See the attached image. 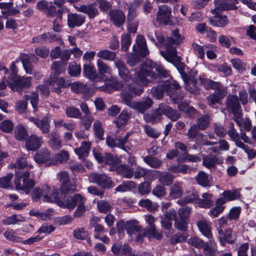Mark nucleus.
Instances as JSON below:
<instances>
[{
  "label": "nucleus",
  "mask_w": 256,
  "mask_h": 256,
  "mask_svg": "<svg viewBox=\"0 0 256 256\" xmlns=\"http://www.w3.org/2000/svg\"><path fill=\"white\" fill-rule=\"evenodd\" d=\"M36 8L40 10H42L48 16H54L56 12V8L50 2L44 0L39 1L36 4Z\"/></svg>",
  "instance_id": "obj_23"
},
{
  "label": "nucleus",
  "mask_w": 256,
  "mask_h": 256,
  "mask_svg": "<svg viewBox=\"0 0 256 256\" xmlns=\"http://www.w3.org/2000/svg\"><path fill=\"white\" fill-rule=\"evenodd\" d=\"M190 209L188 208H182L178 211V218L176 219L174 226L176 228L182 231H186V225L188 224L186 218Z\"/></svg>",
  "instance_id": "obj_13"
},
{
  "label": "nucleus",
  "mask_w": 256,
  "mask_h": 256,
  "mask_svg": "<svg viewBox=\"0 0 256 256\" xmlns=\"http://www.w3.org/2000/svg\"><path fill=\"white\" fill-rule=\"evenodd\" d=\"M222 196L226 198L227 200L232 201L238 199L240 197V194L239 190L234 189L232 190H225Z\"/></svg>",
  "instance_id": "obj_49"
},
{
  "label": "nucleus",
  "mask_w": 256,
  "mask_h": 256,
  "mask_svg": "<svg viewBox=\"0 0 256 256\" xmlns=\"http://www.w3.org/2000/svg\"><path fill=\"white\" fill-rule=\"evenodd\" d=\"M48 84L53 86L51 88L52 91L58 94L61 92L60 88H66L68 86L65 80L62 78L60 77L54 78L50 82L47 81L46 84Z\"/></svg>",
  "instance_id": "obj_26"
},
{
  "label": "nucleus",
  "mask_w": 256,
  "mask_h": 256,
  "mask_svg": "<svg viewBox=\"0 0 256 256\" xmlns=\"http://www.w3.org/2000/svg\"><path fill=\"white\" fill-rule=\"evenodd\" d=\"M84 197L80 194H76L72 196L67 198L64 201H62L61 199L60 201H58V199L56 198H52V199H49V201L57 200L58 202V205L60 206L66 208L70 210H72L76 207L78 204H81L83 200Z\"/></svg>",
  "instance_id": "obj_7"
},
{
  "label": "nucleus",
  "mask_w": 256,
  "mask_h": 256,
  "mask_svg": "<svg viewBox=\"0 0 256 256\" xmlns=\"http://www.w3.org/2000/svg\"><path fill=\"white\" fill-rule=\"evenodd\" d=\"M161 55L168 62L172 63L180 72L183 80L187 78L188 74L184 72L186 65L181 62L180 58L177 56L176 48H172L170 51H161Z\"/></svg>",
  "instance_id": "obj_4"
},
{
  "label": "nucleus",
  "mask_w": 256,
  "mask_h": 256,
  "mask_svg": "<svg viewBox=\"0 0 256 256\" xmlns=\"http://www.w3.org/2000/svg\"><path fill=\"white\" fill-rule=\"evenodd\" d=\"M118 230H123L125 228L126 232L130 236L135 234L142 230V228L138 226V224L134 220L127 221L124 222L120 220L117 224Z\"/></svg>",
  "instance_id": "obj_11"
},
{
  "label": "nucleus",
  "mask_w": 256,
  "mask_h": 256,
  "mask_svg": "<svg viewBox=\"0 0 256 256\" xmlns=\"http://www.w3.org/2000/svg\"><path fill=\"white\" fill-rule=\"evenodd\" d=\"M98 76L104 78L106 74H110L111 69L108 64L102 60L98 59L96 62Z\"/></svg>",
  "instance_id": "obj_39"
},
{
  "label": "nucleus",
  "mask_w": 256,
  "mask_h": 256,
  "mask_svg": "<svg viewBox=\"0 0 256 256\" xmlns=\"http://www.w3.org/2000/svg\"><path fill=\"white\" fill-rule=\"evenodd\" d=\"M105 162L110 166V170H114L118 164H119L118 160L114 158L111 154H106L104 157Z\"/></svg>",
  "instance_id": "obj_58"
},
{
  "label": "nucleus",
  "mask_w": 256,
  "mask_h": 256,
  "mask_svg": "<svg viewBox=\"0 0 256 256\" xmlns=\"http://www.w3.org/2000/svg\"><path fill=\"white\" fill-rule=\"evenodd\" d=\"M182 40V38L178 30L176 29L172 31L171 37L168 38L166 39L165 51H170L172 48H176L174 46L179 44Z\"/></svg>",
  "instance_id": "obj_17"
},
{
  "label": "nucleus",
  "mask_w": 256,
  "mask_h": 256,
  "mask_svg": "<svg viewBox=\"0 0 256 256\" xmlns=\"http://www.w3.org/2000/svg\"><path fill=\"white\" fill-rule=\"evenodd\" d=\"M66 114L68 117L79 118L82 116L80 110L74 106H68L66 110Z\"/></svg>",
  "instance_id": "obj_61"
},
{
  "label": "nucleus",
  "mask_w": 256,
  "mask_h": 256,
  "mask_svg": "<svg viewBox=\"0 0 256 256\" xmlns=\"http://www.w3.org/2000/svg\"><path fill=\"white\" fill-rule=\"evenodd\" d=\"M25 221V218L20 214H13L2 220V223L6 226L14 225Z\"/></svg>",
  "instance_id": "obj_38"
},
{
  "label": "nucleus",
  "mask_w": 256,
  "mask_h": 256,
  "mask_svg": "<svg viewBox=\"0 0 256 256\" xmlns=\"http://www.w3.org/2000/svg\"><path fill=\"white\" fill-rule=\"evenodd\" d=\"M162 104L164 114L168 117L172 121H176L180 116L181 114L177 110H174L166 104Z\"/></svg>",
  "instance_id": "obj_32"
},
{
  "label": "nucleus",
  "mask_w": 256,
  "mask_h": 256,
  "mask_svg": "<svg viewBox=\"0 0 256 256\" xmlns=\"http://www.w3.org/2000/svg\"><path fill=\"white\" fill-rule=\"evenodd\" d=\"M199 130L200 129L198 128V126L194 124L188 130L187 134L188 138L190 139H198L200 138H204L205 139V137L206 136H204L202 134L199 132Z\"/></svg>",
  "instance_id": "obj_46"
},
{
  "label": "nucleus",
  "mask_w": 256,
  "mask_h": 256,
  "mask_svg": "<svg viewBox=\"0 0 256 256\" xmlns=\"http://www.w3.org/2000/svg\"><path fill=\"white\" fill-rule=\"evenodd\" d=\"M134 50L142 57L144 58L149 54L146 42L143 36L138 35L136 38V44L134 46Z\"/></svg>",
  "instance_id": "obj_15"
},
{
  "label": "nucleus",
  "mask_w": 256,
  "mask_h": 256,
  "mask_svg": "<svg viewBox=\"0 0 256 256\" xmlns=\"http://www.w3.org/2000/svg\"><path fill=\"white\" fill-rule=\"evenodd\" d=\"M198 199V192L194 191L186 196L183 200H180L178 202L180 204H186L188 203L194 202V201H196V202L197 203Z\"/></svg>",
  "instance_id": "obj_59"
},
{
  "label": "nucleus",
  "mask_w": 256,
  "mask_h": 256,
  "mask_svg": "<svg viewBox=\"0 0 256 256\" xmlns=\"http://www.w3.org/2000/svg\"><path fill=\"white\" fill-rule=\"evenodd\" d=\"M31 80L30 77L14 76L12 78V82L8 83V86L12 90L21 92L24 88L30 86Z\"/></svg>",
  "instance_id": "obj_8"
},
{
  "label": "nucleus",
  "mask_w": 256,
  "mask_h": 256,
  "mask_svg": "<svg viewBox=\"0 0 256 256\" xmlns=\"http://www.w3.org/2000/svg\"><path fill=\"white\" fill-rule=\"evenodd\" d=\"M14 168H18L19 169L26 168L24 170L31 171L33 166L32 164H28L26 159L24 158H18L14 164Z\"/></svg>",
  "instance_id": "obj_56"
},
{
  "label": "nucleus",
  "mask_w": 256,
  "mask_h": 256,
  "mask_svg": "<svg viewBox=\"0 0 256 256\" xmlns=\"http://www.w3.org/2000/svg\"><path fill=\"white\" fill-rule=\"evenodd\" d=\"M138 205L148 210H154L158 207L157 203H154L149 199L140 200L138 202Z\"/></svg>",
  "instance_id": "obj_51"
},
{
  "label": "nucleus",
  "mask_w": 256,
  "mask_h": 256,
  "mask_svg": "<svg viewBox=\"0 0 256 256\" xmlns=\"http://www.w3.org/2000/svg\"><path fill=\"white\" fill-rule=\"evenodd\" d=\"M68 158V152L65 150H62L54 156V159L50 160V164L52 165H55L59 163L66 162Z\"/></svg>",
  "instance_id": "obj_42"
},
{
  "label": "nucleus",
  "mask_w": 256,
  "mask_h": 256,
  "mask_svg": "<svg viewBox=\"0 0 256 256\" xmlns=\"http://www.w3.org/2000/svg\"><path fill=\"white\" fill-rule=\"evenodd\" d=\"M138 78V74L136 77L132 78V81L133 83L128 85V88L130 91L136 94V95H140L144 92V89L142 86H144L142 84H136L135 82H134L133 79L136 78Z\"/></svg>",
  "instance_id": "obj_50"
},
{
  "label": "nucleus",
  "mask_w": 256,
  "mask_h": 256,
  "mask_svg": "<svg viewBox=\"0 0 256 256\" xmlns=\"http://www.w3.org/2000/svg\"><path fill=\"white\" fill-rule=\"evenodd\" d=\"M62 10L59 9L54 14V16L56 18L53 22V30L56 32H60L61 31L62 27Z\"/></svg>",
  "instance_id": "obj_45"
},
{
  "label": "nucleus",
  "mask_w": 256,
  "mask_h": 256,
  "mask_svg": "<svg viewBox=\"0 0 256 256\" xmlns=\"http://www.w3.org/2000/svg\"><path fill=\"white\" fill-rule=\"evenodd\" d=\"M14 128V124L10 120H3L0 124V130L6 133L11 132Z\"/></svg>",
  "instance_id": "obj_64"
},
{
  "label": "nucleus",
  "mask_w": 256,
  "mask_h": 256,
  "mask_svg": "<svg viewBox=\"0 0 256 256\" xmlns=\"http://www.w3.org/2000/svg\"><path fill=\"white\" fill-rule=\"evenodd\" d=\"M130 117L129 114L127 112L123 110L119 115L117 120H115V124L118 128L123 127L126 124Z\"/></svg>",
  "instance_id": "obj_53"
},
{
  "label": "nucleus",
  "mask_w": 256,
  "mask_h": 256,
  "mask_svg": "<svg viewBox=\"0 0 256 256\" xmlns=\"http://www.w3.org/2000/svg\"><path fill=\"white\" fill-rule=\"evenodd\" d=\"M4 237L8 241L14 242H22V238L18 233L17 230L12 229H7L4 233Z\"/></svg>",
  "instance_id": "obj_36"
},
{
  "label": "nucleus",
  "mask_w": 256,
  "mask_h": 256,
  "mask_svg": "<svg viewBox=\"0 0 256 256\" xmlns=\"http://www.w3.org/2000/svg\"><path fill=\"white\" fill-rule=\"evenodd\" d=\"M76 10L80 12L87 14L90 18H93L98 14V10L96 3L88 5H81L78 7Z\"/></svg>",
  "instance_id": "obj_22"
},
{
  "label": "nucleus",
  "mask_w": 256,
  "mask_h": 256,
  "mask_svg": "<svg viewBox=\"0 0 256 256\" xmlns=\"http://www.w3.org/2000/svg\"><path fill=\"white\" fill-rule=\"evenodd\" d=\"M188 244L196 248H203L204 250L210 251V254H212L214 253L216 250L215 246L214 245L211 246L212 247V248H211L209 246V244H208V242L204 243V241L198 238L196 236H194L190 238L188 240Z\"/></svg>",
  "instance_id": "obj_24"
},
{
  "label": "nucleus",
  "mask_w": 256,
  "mask_h": 256,
  "mask_svg": "<svg viewBox=\"0 0 256 256\" xmlns=\"http://www.w3.org/2000/svg\"><path fill=\"white\" fill-rule=\"evenodd\" d=\"M182 193V184L181 182H176L172 186L170 194L172 198H176L180 197Z\"/></svg>",
  "instance_id": "obj_44"
},
{
  "label": "nucleus",
  "mask_w": 256,
  "mask_h": 256,
  "mask_svg": "<svg viewBox=\"0 0 256 256\" xmlns=\"http://www.w3.org/2000/svg\"><path fill=\"white\" fill-rule=\"evenodd\" d=\"M198 226L202 234L210 240V246H216V244L212 240V234L210 223L206 220H202L198 222Z\"/></svg>",
  "instance_id": "obj_21"
},
{
  "label": "nucleus",
  "mask_w": 256,
  "mask_h": 256,
  "mask_svg": "<svg viewBox=\"0 0 256 256\" xmlns=\"http://www.w3.org/2000/svg\"><path fill=\"white\" fill-rule=\"evenodd\" d=\"M96 56L100 60L113 61L116 58V53L108 50H102L96 54Z\"/></svg>",
  "instance_id": "obj_41"
},
{
  "label": "nucleus",
  "mask_w": 256,
  "mask_h": 256,
  "mask_svg": "<svg viewBox=\"0 0 256 256\" xmlns=\"http://www.w3.org/2000/svg\"><path fill=\"white\" fill-rule=\"evenodd\" d=\"M24 100H19L16 104V110L20 114L25 112L26 110L28 102L27 101L30 100V103L34 108V111L36 112L38 110V95L34 92L31 94L30 96L25 95L24 96Z\"/></svg>",
  "instance_id": "obj_5"
},
{
  "label": "nucleus",
  "mask_w": 256,
  "mask_h": 256,
  "mask_svg": "<svg viewBox=\"0 0 256 256\" xmlns=\"http://www.w3.org/2000/svg\"><path fill=\"white\" fill-rule=\"evenodd\" d=\"M186 78L185 80H183L186 90L194 94H200V88L196 86V80L192 76H188Z\"/></svg>",
  "instance_id": "obj_29"
},
{
  "label": "nucleus",
  "mask_w": 256,
  "mask_h": 256,
  "mask_svg": "<svg viewBox=\"0 0 256 256\" xmlns=\"http://www.w3.org/2000/svg\"><path fill=\"white\" fill-rule=\"evenodd\" d=\"M154 173H160V171L148 170L146 168L138 166L134 172V175L135 178H144L149 174L153 175Z\"/></svg>",
  "instance_id": "obj_47"
},
{
  "label": "nucleus",
  "mask_w": 256,
  "mask_h": 256,
  "mask_svg": "<svg viewBox=\"0 0 256 256\" xmlns=\"http://www.w3.org/2000/svg\"><path fill=\"white\" fill-rule=\"evenodd\" d=\"M43 194V200L49 202H56L58 204L57 200L49 201V199H52V198H56L58 199V201H60L62 199V194L58 192L57 188L52 187H49L46 186L42 188Z\"/></svg>",
  "instance_id": "obj_14"
},
{
  "label": "nucleus",
  "mask_w": 256,
  "mask_h": 256,
  "mask_svg": "<svg viewBox=\"0 0 256 256\" xmlns=\"http://www.w3.org/2000/svg\"><path fill=\"white\" fill-rule=\"evenodd\" d=\"M110 20L116 26H120L125 22L126 18L124 12L119 10H111L109 12Z\"/></svg>",
  "instance_id": "obj_20"
},
{
  "label": "nucleus",
  "mask_w": 256,
  "mask_h": 256,
  "mask_svg": "<svg viewBox=\"0 0 256 256\" xmlns=\"http://www.w3.org/2000/svg\"><path fill=\"white\" fill-rule=\"evenodd\" d=\"M60 190L62 193L71 194L76 192V187L74 182L70 181L65 184H61Z\"/></svg>",
  "instance_id": "obj_54"
},
{
  "label": "nucleus",
  "mask_w": 256,
  "mask_h": 256,
  "mask_svg": "<svg viewBox=\"0 0 256 256\" xmlns=\"http://www.w3.org/2000/svg\"><path fill=\"white\" fill-rule=\"evenodd\" d=\"M150 68L142 69L138 72V78L133 79L136 84L148 85L149 82H158L162 78H168V72L162 65L156 62H151Z\"/></svg>",
  "instance_id": "obj_1"
},
{
  "label": "nucleus",
  "mask_w": 256,
  "mask_h": 256,
  "mask_svg": "<svg viewBox=\"0 0 256 256\" xmlns=\"http://www.w3.org/2000/svg\"><path fill=\"white\" fill-rule=\"evenodd\" d=\"M130 132L127 133L124 136H118L114 138L112 136H108L106 138L107 144H125L130 136Z\"/></svg>",
  "instance_id": "obj_40"
},
{
  "label": "nucleus",
  "mask_w": 256,
  "mask_h": 256,
  "mask_svg": "<svg viewBox=\"0 0 256 256\" xmlns=\"http://www.w3.org/2000/svg\"><path fill=\"white\" fill-rule=\"evenodd\" d=\"M114 170L118 174L127 178H131L134 176L132 168L126 164H118Z\"/></svg>",
  "instance_id": "obj_33"
},
{
  "label": "nucleus",
  "mask_w": 256,
  "mask_h": 256,
  "mask_svg": "<svg viewBox=\"0 0 256 256\" xmlns=\"http://www.w3.org/2000/svg\"><path fill=\"white\" fill-rule=\"evenodd\" d=\"M153 175L156 176L158 175L160 176L159 178V182L162 184L164 186H169L170 185L174 178V176L168 172H163L161 173L160 172V173H154Z\"/></svg>",
  "instance_id": "obj_43"
},
{
  "label": "nucleus",
  "mask_w": 256,
  "mask_h": 256,
  "mask_svg": "<svg viewBox=\"0 0 256 256\" xmlns=\"http://www.w3.org/2000/svg\"><path fill=\"white\" fill-rule=\"evenodd\" d=\"M97 207L100 212L106 214L112 210V204L109 202L101 200L98 202Z\"/></svg>",
  "instance_id": "obj_52"
},
{
  "label": "nucleus",
  "mask_w": 256,
  "mask_h": 256,
  "mask_svg": "<svg viewBox=\"0 0 256 256\" xmlns=\"http://www.w3.org/2000/svg\"><path fill=\"white\" fill-rule=\"evenodd\" d=\"M152 100L149 97H146L144 100L134 102L132 108L137 110L140 112L144 113L146 110L152 106Z\"/></svg>",
  "instance_id": "obj_30"
},
{
  "label": "nucleus",
  "mask_w": 256,
  "mask_h": 256,
  "mask_svg": "<svg viewBox=\"0 0 256 256\" xmlns=\"http://www.w3.org/2000/svg\"><path fill=\"white\" fill-rule=\"evenodd\" d=\"M90 182L96 184L103 188H110L114 186L111 178L104 174L93 172L88 176Z\"/></svg>",
  "instance_id": "obj_6"
},
{
  "label": "nucleus",
  "mask_w": 256,
  "mask_h": 256,
  "mask_svg": "<svg viewBox=\"0 0 256 256\" xmlns=\"http://www.w3.org/2000/svg\"><path fill=\"white\" fill-rule=\"evenodd\" d=\"M227 90L226 88L216 90L206 97L208 104L212 107L216 104H219L221 100L226 96Z\"/></svg>",
  "instance_id": "obj_16"
},
{
  "label": "nucleus",
  "mask_w": 256,
  "mask_h": 256,
  "mask_svg": "<svg viewBox=\"0 0 256 256\" xmlns=\"http://www.w3.org/2000/svg\"><path fill=\"white\" fill-rule=\"evenodd\" d=\"M225 105L228 112L232 114L242 111L238 98L236 95H228L226 98Z\"/></svg>",
  "instance_id": "obj_12"
},
{
  "label": "nucleus",
  "mask_w": 256,
  "mask_h": 256,
  "mask_svg": "<svg viewBox=\"0 0 256 256\" xmlns=\"http://www.w3.org/2000/svg\"><path fill=\"white\" fill-rule=\"evenodd\" d=\"M241 212V208L240 206H236L232 208L228 214V217L230 221H236L238 220Z\"/></svg>",
  "instance_id": "obj_60"
},
{
  "label": "nucleus",
  "mask_w": 256,
  "mask_h": 256,
  "mask_svg": "<svg viewBox=\"0 0 256 256\" xmlns=\"http://www.w3.org/2000/svg\"><path fill=\"white\" fill-rule=\"evenodd\" d=\"M32 171L22 170L16 172L14 178V184L17 190H24L26 194L30 193L35 184L32 178H30Z\"/></svg>",
  "instance_id": "obj_3"
},
{
  "label": "nucleus",
  "mask_w": 256,
  "mask_h": 256,
  "mask_svg": "<svg viewBox=\"0 0 256 256\" xmlns=\"http://www.w3.org/2000/svg\"><path fill=\"white\" fill-rule=\"evenodd\" d=\"M210 116L208 114H204L196 120V125L198 126L200 130H204L209 126Z\"/></svg>",
  "instance_id": "obj_48"
},
{
  "label": "nucleus",
  "mask_w": 256,
  "mask_h": 256,
  "mask_svg": "<svg viewBox=\"0 0 256 256\" xmlns=\"http://www.w3.org/2000/svg\"><path fill=\"white\" fill-rule=\"evenodd\" d=\"M218 240L222 246H225L226 243L233 244L236 239V235L230 228H227L224 231L222 228H218Z\"/></svg>",
  "instance_id": "obj_10"
},
{
  "label": "nucleus",
  "mask_w": 256,
  "mask_h": 256,
  "mask_svg": "<svg viewBox=\"0 0 256 256\" xmlns=\"http://www.w3.org/2000/svg\"><path fill=\"white\" fill-rule=\"evenodd\" d=\"M202 198L198 200L197 204L203 208H210L214 204L213 195L210 193H204L202 195Z\"/></svg>",
  "instance_id": "obj_31"
},
{
  "label": "nucleus",
  "mask_w": 256,
  "mask_h": 256,
  "mask_svg": "<svg viewBox=\"0 0 256 256\" xmlns=\"http://www.w3.org/2000/svg\"><path fill=\"white\" fill-rule=\"evenodd\" d=\"M228 19L226 16L216 14L210 19V24L214 26L224 27L228 23Z\"/></svg>",
  "instance_id": "obj_34"
},
{
  "label": "nucleus",
  "mask_w": 256,
  "mask_h": 256,
  "mask_svg": "<svg viewBox=\"0 0 256 256\" xmlns=\"http://www.w3.org/2000/svg\"><path fill=\"white\" fill-rule=\"evenodd\" d=\"M14 136L17 140L24 141L28 136V131L26 128L20 124L16 126Z\"/></svg>",
  "instance_id": "obj_35"
},
{
  "label": "nucleus",
  "mask_w": 256,
  "mask_h": 256,
  "mask_svg": "<svg viewBox=\"0 0 256 256\" xmlns=\"http://www.w3.org/2000/svg\"><path fill=\"white\" fill-rule=\"evenodd\" d=\"M81 72V68L80 65L77 64L75 62L70 63L68 67V72L72 76H76L79 75Z\"/></svg>",
  "instance_id": "obj_63"
},
{
  "label": "nucleus",
  "mask_w": 256,
  "mask_h": 256,
  "mask_svg": "<svg viewBox=\"0 0 256 256\" xmlns=\"http://www.w3.org/2000/svg\"><path fill=\"white\" fill-rule=\"evenodd\" d=\"M200 84L207 90L212 89L216 90L225 88L220 82H214L208 78L200 77Z\"/></svg>",
  "instance_id": "obj_28"
},
{
  "label": "nucleus",
  "mask_w": 256,
  "mask_h": 256,
  "mask_svg": "<svg viewBox=\"0 0 256 256\" xmlns=\"http://www.w3.org/2000/svg\"><path fill=\"white\" fill-rule=\"evenodd\" d=\"M86 18L84 16L76 13H71L68 14L67 24L70 28L78 27L85 22Z\"/></svg>",
  "instance_id": "obj_18"
},
{
  "label": "nucleus",
  "mask_w": 256,
  "mask_h": 256,
  "mask_svg": "<svg viewBox=\"0 0 256 256\" xmlns=\"http://www.w3.org/2000/svg\"><path fill=\"white\" fill-rule=\"evenodd\" d=\"M180 84L176 81L171 82H164L159 84L152 88L150 92L152 96L156 99H161L163 98L164 94L170 96L174 100H180L184 98V94H177V91L180 89Z\"/></svg>",
  "instance_id": "obj_2"
},
{
  "label": "nucleus",
  "mask_w": 256,
  "mask_h": 256,
  "mask_svg": "<svg viewBox=\"0 0 256 256\" xmlns=\"http://www.w3.org/2000/svg\"><path fill=\"white\" fill-rule=\"evenodd\" d=\"M114 64L118 69L120 76L124 81L128 82L131 79V76L124 62L120 60H116L114 62Z\"/></svg>",
  "instance_id": "obj_25"
},
{
  "label": "nucleus",
  "mask_w": 256,
  "mask_h": 256,
  "mask_svg": "<svg viewBox=\"0 0 256 256\" xmlns=\"http://www.w3.org/2000/svg\"><path fill=\"white\" fill-rule=\"evenodd\" d=\"M196 179L197 182L202 186L206 187L210 185L211 177L203 171L198 173Z\"/></svg>",
  "instance_id": "obj_37"
},
{
  "label": "nucleus",
  "mask_w": 256,
  "mask_h": 256,
  "mask_svg": "<svg viewBox=\"0 0 256 256\" xmlns=\"http://www.w3.org/2000/svg\"><path fill=\"white\" fill-rule=\"evenodd\" d=\"M49 116L48 114L46 115L42 120L40 121L38 127L44 134H47L49 132Z\"/></svg>",
  "instance_id": "obj_62"
},
{
  "label": "nucleus",
  "mask_w": 256,
  "mask_h": 256,
  "mask_svg": "<svg viewBox=\"0 0 256 256\" xmlns=\"http://www.w3.org/2000/svg\"><path fill=\"white\" fill-rule=\"evenodd\" d=\"M84 76L94 82H102L103 78L98 76L95 68L92 64L84 65Z\"/></svg>",
  "instance_id": "obj_19"
},
{
  "label": "nucleus",
  "mask_w": 256,
  "mask_h": 256,
  "mask_svg": "<svg viewBox=\"0 0 256 256\" xmlns=\"http://www.w3.org/2000/svg\"><path fill=\"white\" fill-rule=\"evenodd\" d=\"M172 8L167 5L164 4L159 6L158 11L156 14V21L163 24L171 25Z\"/></svg>",
  "instance_id": "obj_9"
},
{
  "label": "nucleus",
  "mask_w": 256,
  "mask_h": 256,
  "mask_svg": "<svg viewBox=\"0 0 256 256\" xmlns=\"http://www.w3.org/2000/svg\"><path fill=\"white\" fill-rule=\"evenodd\" d=\"M90 150V145H83L78 148H75L74 151L80 159L84 160L88 156Z\"/></svg>",
  "instance_id": "obj_55"
},
{
  "label": "nucleus",
  "mask_w": 256,
  "mask_h": 256,
  "mask_svg": "<svg viewBox=\"0 0 256 256\" xmlns=\"http://www.w3.org/2000/svg\"><path fill=\"white\" fill-rule=\"evenodd\" d=\"M135 186V184L132 181H126L124 182L122 184L118 186L115 191L116 192H126L130 190L132 188H134Z\"/></svg>",
  "instance_id": "obj_57"
},
{
  "label": "nucleus",
  "mask_w": 256,
  "mask_h": 256,
  "mask_svg": "<svg viewBox=\"0 0 256 256\" xmlns=\"http://www.w3.org/2000/svg\"><path fill=\"white\" fill-rule=\"evenodd\" d=\"M35 162L38 164H46L48 166L52 165L50 164V158L49 152L47 150H40L38 151L34 156Z\"/></svg>",
  "instance_id": "obj_27"
}]
</instances>
